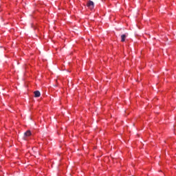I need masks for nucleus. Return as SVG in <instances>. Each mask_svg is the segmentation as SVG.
<instances>
[{"instance_id": "1", "label": "nucleus", "mask_w": 176, "mask_h": 176, "mask_svg": "<svg viewBox=\"0 0 176 176\" xmlns=\"http://www.w3.org/2000/svg\"><path fill=\"white\" fill-rule=\"evenodd\" d=\"M87 6H88L91 10H93V9H94V2L89 1L87 4Z\"/></svg>"}, {"instance_id": "2", "label": "nucleus", "mask_w": 176, "mask_h": 176, "mask_svg": "<svg viewBox=\"0 0 176 176\" xmlns=\"http://www.w3.org/2000/svg\"><path fill=\"white\" fill-rule=\"evenodd\" d=\"M34 97L36 98L41 97V92L39 91H35Z\"/></svg>"}, {"instance_id": "3", "label": "nucleus", "mask_w": 176, "mask_h": 176, "mask_svg": "<svg viewBox=\"0 0 176 176\" xmlns=\"http://www.w3.org/2000/svg\"><path fill=\"white\" fill-rule=\"evenodd\" d=\"M25 137H30L31 135V131H28L24 133Z\"/></svg>"}, {"instance_id": "4", "label": "nucleus", "mask_w": 176, "mask_h": 176, "mask_svg": "<svg viewBox=\"0 0 176 176\" xmlns=\"http://www.w3.org/2000/svg\"><path fill=\"white\" fill-rule=\"evenodd\" d=\"M126 41V34L121 35V42H124Z\"/></svg>"}]
</instances>
